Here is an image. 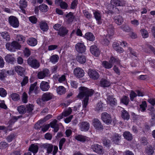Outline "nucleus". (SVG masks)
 Returning a JSON list of instances; mask_svg holds the SVG:
<instances>
[{
    "label": "nucleus",
    "mask_w": 155,
    "mask_h": 155,
    "mask_svg": "<svg viewBox=\"0 0 155 155\" xmlns=\"http://www.w3.org/2000/svg\"><path fill=\"white\" fill-rule=\"evenodd\" d=\"M79 90V93L77 97L80 99L84 97L82 102V105L83 107L86 108L88 104L89 97L93 95L94 91L92 89H89L84 87H80Z\"/></svg>",
    "instance_id": "obj_1"
},
{
    "label": "nucleus",
    "mask_w": 155,
    "mask_h": 155,
    "mask_svg": "<svg viewBox=\"0 0 155 155\" xmlns=\"http://www.w3.org/2000/svg\"><path fill=\"white\" fill-rule=\"evenodd\" d=\"M5 46L6 48L11 52H15L16 50L19 49L21 48V45L16 41H13L11 43H7Z\"/></svg>",
    "instance_id": "obj_2"
},
{
    "label": "nucleus",
    "mask_w": 155,
    "mask_h": 155,
    "mask_svg": "<svg viewBox=\"0 0 155 155\" xmlns=\"http://www.w3.org/2000/svg\"><path fill=\"white\" fill-rule=\"evenodd\" d=\"M53 96L51 93L49 92L45 93L42 95L41 98H38L37 100V102L39 104H41L43 102H47L50 100Z\"/></svg>",
    "instance_id": "obj_3"
},
{
    "label": "nucleus",
    "mask_w": 155,
    "mask_h": 155,
    "mask_svg": "<svg viewBox=\"0 0 155 155\" xmlns=\"http://www.w3.org/2000/svg\"><path fill=\"white\" fill-rule=\"evenodd\" d=\"M28 64L31 68L37 69L40 66V63L35 59L31 57H29L27 60Z\"/></svg>",
    "instance_id": "obj_4"
},
{
    "label": "nucleus",
    "mask_w": 155,
    "mask_h": 155,
    "mask_svg": "<svg viewBox=\"0 0 155 155\" xmlns=\"http://www.w3.org/2000/svg\"><path fill=\"white\" fill-rule=\"evenodd\" d=\"M101 118L103 121L107 125L110 124L112 121L110 115L106 112H104L102 114Z\"/></svg>",
    "instance_id": "obj_5"
},
{
    "label": "nucleus",
    "mask_w": 155,
    "mask_h": 155,
    "mask_svg": "<svg viewBox=\"0 0 155 155\" xmlns=\"http://www.w3.org/2000/svg\"><path fill=\"white\" fill-rule=\"evenodd\" d=\"M8 21L10 25L14 28H17L19 25L18 18L13 16H11L9 17Z\"/></svg>",
    "instance_id": "obj_6"
},
{
    "label": "nucleus",
    "mask_w": 155,
    "mask_h": 155,
    "mask_svg": "<svg viewBox=\"0 0 155 155\" xmlns=\"http://www.w3.org/2000/svg\"><path fill=\"white\" fill-rule=\"evenodd\" d=\"M93 124L94 128L97 130H102L104 128L101 123L97 119H94L93 120Z\"/></svg>",
    "instance_id": "obj_7"
},
{
    "label": "nucleus",
    "mask_w": 155,
    "mask_h": 155,
    "mask_svg": "<svg viewBox=\"0 0 155 155\" xmlns=\"http://www.w3.org/2000/svg\"><path fill=\"white\" fill-rule=\"evenodd\" d=\"M91 149L94 152L101 154L102 153L103 151V147L97 144H94L91 146Z\"/></svg>",
    "instance_id": "obj_8"
},
{
    "label": "nucleus",
    "mask_w": 155,
    "mask_h": 155,
    "mask_svg": "<svg viewBox=\"0 0 155 155\" xmlns=\"http://www.w3.org/2000/svg\"><path fill=\"white\" fill-rule=\"evenodd\" d=\"M80 129L82 131H87L90 128V124L87 121H82L78 124Z\"/></svg>",
    "instance_id": "obj_9"
},
{
    "label": "nucleus",
    "mask_w": 155,
    "mask_h": 155,
    "mask_svg": "<svg viewBox=\"0 0 155 155\" xmlns=\"http://www.w3.org/2000/svg\"><path fill=\"white\" fill-rule=\"evenodd\" d=\"M88 74L90 77L94 80L98 79L99 77L98 73L94 70L89 69Z\"/></svg>",
    "instance_id": "obj_10"
},
{
    "label": "nucleus",
    "mask_w": 155,
    "mask_h": 155,
    "mask_svg": "<svg viewBox=\"0 0 155 155\" xmlns=\"http://www.w3.org/2000/svg\"><path fill=\"white\" fill-rule=\"evenodd\" d=\"M13 54H8L5 57V59L6 62L8 64H14L16 62L15 58L14 57Z\"/></svg>",
    "instance_id": "obj_11"
},
{
    "label": "nucleus",
    "mask_w": 155,
    "mask_h": 155,
    "mask_svg": "<svg viewBox=\"0 0 155 155\" xmlns=\"http://www.w3.org/2000/svg\"><path fill=\"white\" fill-rule=\"evenodd\" d=\"M49 73V71L48 69H44L42 71H40L38 73V78L39 79H43L45 77L48 76Z\"/></svg>",
    "instance_id": "obj_12"
},
{
    "label": "nucleus",
    "mask_w": 155,
    "mask_h": 155,
    "mask_svg": "<svg viewBox=\"0 0 155 155\" xmlns=\"http://www.w3.org/2000/svg\"><path fill=\"white\" fill-rule=\"evenodd\" d=\"M75 48L76 51L80 53H82L84 52L86 50L85 46L84 43H78L75 46Z\"/></svg>",
    "instance_id": "obj_13"
},
{
    "label": "nucleus",
    "mask_w": 155,
    "mask_h": 155,
    "mask_svg": "<svg viewBox=\"0 0 155 155\" xmlns=\"http://www.w3.org/2000/svg\"><path fill=\"white\" fill-rule=\"evenodd\" d=\"M93 15L97 24H101L102 22L101 21L102 16L101 12L98 10L95 11L93 12Z\"/></svg>",
    "instance_id": "obj_14"
},
{
    "label": "nucleus",
    "mask_w": 155,
    "mask_h": 155,
    "mask_svg": "<svg viewBox=\"0 0 155 155\" xmlns=\"http://www.w3.org/2000/svg\"><path fill=\"white\" fill-rule=\"evenodd\" d=\"M52 117V115L51 114H48L45 117V120H41L38 121L35 125V128L36 129H38L41 127L42 124L45 121V120H47L51 118Z\"/></svg>",
    "instance_id": "obj_15"
},
{
    "label": "nucleus",
    "mask_w": 155,
    "mask_h": 155,
    "mask_svg": "<svg viewBox=\"0 0 155 155\" xmlns=\"http://www.w3.org/2000/svg\"><path fill=\"white\" fill-rule=\"evenodd\" d=\"M122 136L120 134L115 133L111 137L112 140L116 144H119L121 139Z\"/></svg>",
    "instance_id": "obj_16"
},
{
    "label": "nucleus",
    "mask_w": 155,
    "mask_h": 155,
    "mask_svg": "<svg viewBox=\"0 0 155 155\" xmlns=\"http://www.w3.org/2000/svg\"><path fill=\"white\" fill-rule=\"evenodd\" d=\"M74 73L75 75L78 78L82 77L84 75V70L80 68H75L74 71Z\"/></svg>",
    "instance_id": "obj_17"
},
{
    "label": "nucleus",
    "mask_w": 155,
    "mask_h": 155,
    "mask_svg": "<svg viewBox=\"0 0 155 155\" xmlns=\"http://www.w3.org/2000/svg\"><path fill=\"white\" fill-rule=\"evenodd\" d=\"M107 95V102L112 106H115L117 105V100L114 98L112 95H109L108 93Z\"/></svg>",
    "instance_id": "obj_18"
},
{
    "label": "nucleus",
    "mask_w": 155,
    "mask_h": 155,
    "mask_svg": "<svg viewBox=\"0 0 155 155\" xmlns=\"http://www.w3.org/2000/svg\"><path fill=\"white\" fill-rule=\"evenodd\" d=\"M107 30L108 34L107 35L106 37H110L112 35L114 32V28L112 24L107 23L106 25Z\"/></svg>",
    "instance_id": "obj_19"
},
{
    "label": "nucleus",
    "mask_w": 155,
    "mask_h": 155,
    "mask_svg": "<svg viewBox=\"0 0 155 155\" xmlns=\"http://www.w3.org/2000/svg\"><path fill=\"white\" fill-rule=\"evenodd\" d=\"M91 53L94 55L98 57L100 54L99 49L95 45L91 46L90 48Z\"/></svg>",
    "instance_id": "obj_20"
},
{
    "label": "nucleus",
    "mask_w": 155,
    "mask_h": 155,
    "mask_svg": "<svg viewBox=\"0 0 155 155\" xmlns=\"http://www.w3.org/2000/svg\"><path fill=\"white\" fill-rule=\"evenodd\" d=\"M121 117L125 121H127L129 119L130 115L129 113L126 110L123 109L121 111Z\"/></svg>",
    "instance_id": "obj_21"
},
{
    "label": "nucleus",
    "mask_w": 155,
    "mask_h": 155,
    "mask_svg": "<svg viewBox=\"0 0 155 155\" xmlns=\"http://www.w3.org/2000/svg\"><path fill=\"white\" fill-rule=\"evenodd\" d=\"M40 88L43 91H48L50 88L49 83L47 82L42 81L40 84Z\"/></svg>",
    "instance_id": "obj_22"
},
{
    "label": "nucleus",
    "mask_w": 155,
    "mask_h": 155,
    "mask_svg": "<svg viewBox=\"0 0 155 155\" xmlns=\"http://www.w3.org/2000/svg\"><path fill=\"white\" fill-rule=\"evenodd\" d=\"M42 147L47 150V153H51L53 150V146L51 144L46 143L42 145Z\"/></svg>",
    "instance_id": "obj_23"
},
{
    "label": "nucleus",
    "mask_w": 155,
    "mask_h": 155,
    "mask_svg": "<svg viewBox=\"0 0 155 155\" xmlns=\"http://www.w3.org/2000/svg\"><path fill=\"white\" fill-rule=\"evenodd\" d=\"M68 31V30L66 27L62 26L61 28L58 32L57 34L61 37H64L67 34Z\"/></svg>",
    "instance_id": "obj_24"
},
{
    "label": "nucleus",
    "mask_w": 155,
    "mask_h": 155,
    "mask_svg": "<svg viewBox=\"0 0 155 155\" xmlns=\"http://www.w3.org/2000/svg\"><path fill=\"white\" fill-rule=\"evenodd\" d=\"M19 3L20 9L23 13L25 14V11L24 9L27 6V1L26 0H20Z\"/></svg>",
    "instance_id": "obj_25"
},
{
    "label": "nucleus",
    "mask_w": 155,
    "mask_h": 155,
    "mask_svg": "<svg viewBox=\"0 0 155 155\" xmlns=\"http://www.w3.org/2000/svg\"><path fill=\"white\" fill-rule=\"evenodd\" d=\"M76 60L81 64H84L86 61V59L84 55L81 54H79L76 57Z\"/></svg>",
    "instance_id": "obj_26"
},
{
    "label": "nucleus",
    "mask_w": 155,
    "mask_h": 155,
    "mask_svg": "<svg viewBox=\"0 0 155 155\" xmlns=\"http://www.w3.org/2000/svg\"><path fill=\"white\" fill-rule=\"evenodd\" d=\"M37 84V82H36L34 83V84H31L30 85L29 91L28 92L29 94H31L33 92L35 89V90H34V92L35 94H37L36 90H37L38 87H37L36 86Z\"/></svg>",
    "instance_id": "obj_27"
},
{
    "label": "nucleus",
    "mask_w": 155,
    "mask_h": 155,
    "mask_svg": "<svg viewBox=\"0 0 155 155\" xmlns=\"http://www.w3.org/2000/svg\"><path fill=\"white\" fill-rule=\"evenodd\" d=\"M15 70L18 74L21 76L24 74V73L25 71V69L24 68L20 66H17L15 67Z\"/></svg>",
    "instance_id": "obj_28"
},
{
    "label": "nucleus",
    "mask_w": 155,
    "mask_h": 155,
    "mask_svg": "<svg viewBox=\"0 0 155 155\" xmlns=\"http://www.w3.org/2000/svg\"><path fill=\"white\" fill-rule=\"evenodd\" d=\"M112 46L114 49L118 52L120 53H121L123 52V49L122 48L119 47V44L117 42H114Z\"/></svg>",
    "instance_id": "obj_29"
},
{
    "label": "nucleus",
    "mask_w": 155,
    "mask_h": 155,
    "mask_svg": "<svg viewBox=\"0 0 155 155\" xmlns=\"http://www.w3.org/2000/svg\"><path fill=\"white\" fill-rule=\"evenodd\" d=\"M65 17L67 18V21L68 24L71 23L73 21L75 18L73 13L71 12H70L68 14L66 15Z\"/></svg>",
    "instance_id": "obj_30"
},
{
    "label": "nucleus",
    "mask_w": 155,
    "mask_h": 155,
    "mask_svg": "<svg viewBox=\"0 0 155 155\" xmlns=\"http://www.w3.org/2000/svg\"><path fill=\"white\" fill-rule=\"evenodd\" d=\"M114 20L115 23L118 25H120L123 22L122 17L120 15L116 16L114 17Z\"/></svg>",
    "instance_id": "obj_31"
},
{
    "label": "nucleus",
    "mask_w": 155,
    "mask_h": 155,
    "mask_svg": "<svg viewBox=\"0 0 155 155\" xmlns=\"http://www.w3.org/2000/svg\"><path fill=\"white\" fill-rule=\"evenodd\" d=\"M27 43L28 45L31 46H34L37 44V41L35 38H29L27 41Z\"/></svg>",
    "instance_id": "obj_32"
},
{
    "label": "nucleus",
    "mask_w": 155,
    "mask_h": 155,
    "mask_svg": "<svg viewBox=\"0 0 155 155\" xmlns=\"http://www.w3.org/2000/svg\"><path fill=\"white\" fill-rule=\"evenodd\" d=\"M39 25L41 29L43 31H46L48 30V27L46 23L42 21L40 23Z\"/></svg>",
    "instance_id": "obj_33"
},
{
    "label": "nucleus",
    "mask_w": 155,
    "mask_h": 155,
    "mask_svg": "<svg viewBox=\"0 0 155 155\" xmlns=\"http://www.w3.org/2000/svg\"><path fill=\"white\" fill-rule=\"evenodd\" d=\"M84 37L87 40L91 41H93L94 40L95 37L93 34L91 32H87L86 33Z\"/></svg>",
    "instance_id": "obj_34"
},
{
    "label": "nucleus",
    "mask_w": 155,
    "mask_h": 155,
    "mask_svg": "<svg viewBox=\"0 0 155 155\" xmlns=\"http://www.w3.org/2000/svg\"><path fill=\"white\" fill-rule=\"evenodd\" d=\"M0 35L3 39L7 41L10 40L11 38L9 34L7 32H2L0 33Z\"/></svg>",
    "instance_id": "obj_35"
},
{
    "label": "nucleus",
    "mask_w": 155,
    "mask_h": 155,
    "mask_svg": "<svg viewBox=\"0 0 155 155\" xmlns=\"http://www.w3.org/2000/svg\"><path fill=\"white\" fill-rule=\"evenodd\" d=\"M101 86L103 87H109L110 85V83L106 79H102L100 81Z\"/></svg>",
    "instance_id": "obj_36"
},
{
    "label": "nucleus",
    "mask_w": 155,
    "mask_h": 155,
    "mask_svg": "<svg viewBox=\"0 0 155 155\" xmlns=\"http://www.w3.org/2000/svg\"><path fill=\"white\" fill-rule=\"evenodd\" d=\"M123 136L127 140L130 141L133 139V136L132 134L128 131H125L123 134Z\"/></svg>",
    "instance_id": "obj_37"
},
{
    "label": "nucleus",
    "mask_w": 155,
    "mask_h": 155,
    "mask_svg": "<svg viewBox=\"0 0 155 155\" xmlns=\"http://www.w3.org/2000/svg\"><path fill=\"white\" fill-rule=\"evenodd\" d=\"M75 139L81 142H84L86 140L87 137L82 135L79 134L75 136Z\"/></svg>",
    "instance_id": "obj_38"
},
{
    "label": "nucleus",
    "mask_w": 155,
    "mask_h": 155,
    "mask_svg": "<svg viewBox=\"0 0 155 155\" xmlns=\"http://www.w3.org/2000/svg\"><path fill=\"white\" fill-rule=\"evenodd\" d=\"M29 150L32 152L34 153H36L38 150V145L34 144H31V146L29 148Z\"/></svg>",
    "instance_id": "obj_39"
},
{
    "label": "nucleus",
    "mask_w": 155,
    "mask_h": 155,
    "mask_svg": "<svg viewBox=\"0 0 155 155\" xmlns=\"http://www.w3.org/2000/svg\"><path fill=\"white\" fill-rule=\"evenodd\" d=\"M17 110L19 114H23L26 112L27 109L24 106L21 105L18 107Z\"/></svg>",
    "instance_id": "obj_40"
},
{
    "label": "nucleus",
    "mask_w": 155,
    "mask_h": 155,
    "mask_svg": "<svg viewBox=\"0 0 155 155\" xmlns=\"http://www.w3.org/2000/svg\"><path fill=\"white\" fill-rule=\"evenodd\" d=\"M57 93L60 95H62L65 93V88L63 86H59L57 88Z\"/></svg>",
    "instance_id": "obj_41"
},
{
    "label": "nucleus",
    "mask_w": 155,
    "mask_h": 155,
    "mask_svg": "<svg viewBox=\"0 0 155 155\" xmlns=\"http://www.w3.org/2000/svg\"><path fill=\"white\" fill-rule=\"evenodd\" d=\"M109 62L112 64L115 63L118 65L120 64V61L116 57H111Z\"/></svg>",
    "instance_id": "obj_42"
},
{
    "label": "nucleus",
    "mask_w": 155,
    "mask_h": 155,
    "mask_svg": "<svg viewBox=\"0 0 155 155\" xmlns=\"http://www.w3.org/2000/svg\"><path fill=\"white\" fill-rule=\"evenodd\" d=\"M22 117V116L21 115L18 116L13 117L9 121V126L10 127L18 119Z\"/></svg>",
    "instance_id": "obj_43"
},
{
    "label": "nucleus",
    "mask_w": 155,
    "mask_h": 155,
    "mask_svg": "<svg viewBox=\"0 0 155 155\" xmlns=\"http://www.w3.org/2000/svg\"><path fill=\"white\" fill-rule=\"evenodd\" d=\"M59 59L58 56L57 54H54L51 56L50 61L53 64L57 62Z\"/></svg>",
    "instance_id": "obj_44"
},
{
    "label": "nucleus",
    "mask_w": 155,
    "mask_h": 155,
    "mask_svg": "<svg viewBox=\"0 0 155 155\" xmlns=\"http://www.w3.org/2000/svg\"><path fill=\"white\" fill-rule=\"evenodd\" d=\"M16 40L19 42V43H23L25 41V38L22 35H19L16 36Z\"/></svg>",
    "instance_id": "obj_45"
},
{
    "label": "nucleus",
    "mask_w": 155,
    "mask_h": 155,
    "mask_svg": "<svg viewBox=\"0 0 155 155\" xmlns=\"http://www.w3.org/2000/svg\"><path fill=\"white\" fill-rule=\"evenodd\" d=\"M102 142L104 146L109 147L110 146L111 141L106 138H104L102 140Z\"/></svg>",
    "instance_id": "obj_46"
},
{
    "label": "nucleus",
    "mask_w": 155,
    "mask_h": 155,
    "mask_svg": "<svg viewBox=\"0 0 155 155\" xmlns=\"http://www.w3.org/2000/svg\"><path fill=\"white\" fill-rule=\"evenodd\" d=\"M102 65L104 67L107 69H110L113 66L112 64H111L110 62H109L106 61H103L102 62Z\"/></svg>",
    "instance_id": "obj_47"
},
{
    "label": "nucleus",
    "mask_w": 155,
    "mask_h": 155,
    "mask_svg": "<svg viewBox=\"0 0 155 155\" xmlns=\"http://www.w3.org/2000/svg\"><path fill=\"white\" fill-rule=\"evenodd\" d=\"M48 9V8L47 5L42 4L39 6V10L42 12H46Z\"/></svg>",
    "instance_id": "obj_48"
},
{
    "label": "nucleus",
    "mask_w": 155,
    "mask_h": 155,
    "mask_svg": "<svg viewBox=\"0 0 155 155\" xmlns=\"http://www.w3.org/2000/svg\"><path fill=\"white\" fill-rule=\"evenodd\" d=\"M10 97L14 101H17L20 99L19 95L16 93L12 94L10 95Z\"/></svg>",
    "instance_id": "obj_49"
},
{
    "label": "nucleus",
    "mask_w": 155,
    "mask_h": 155,
    "mask_svg": "<svg viewBox=\"0 0 155 155\" xmlns=\"http://www.w3.org/2000/svg\"><path fill=\"white\" fill-rule=\"evenodd\" d=\"M95 110L96 111H102L103 110V103H98L95 108Z\"/></svg>",
    "instance_id": "obj_50"
},
{
    "label": "nucleus",
    "mask_w": 155,
    "mask_h": 155,
    "mask_svg": "<svg viewBox=\"0 0 155 155\" xmlns=\"http://www.w3.org/2000/svg\"><path fill=\"white\" fill-rule=\"evenodd\" d=\"M129 101V97L125 96H123L121 98V101L122 103L126 105H128Z\"/></svg>",
    "instance_id": "obj_51"
},
{
    "label": "nucleus",
    "mask_w": 155,
    "mask_h": 155,
    "mask_svg": "<svg viewBox=\"0 0 155 155\" xmlns=\"http://www.w3.org/2000/svg\"><path fill=\"white\" fill-rule=\"evenodd\" d=\"M28 96L26 93L24 92L22 95V101L25 103H26L28 102Z\"/></svg>",
    "instance_id": "obj_52"
},
{
    "label": "nucleus",
    "mask_w": 155,
    "mask_h": 155,
    "mask_svg": "<svg viewBox=\"0 0 155 155\" xmlns=\"http://www.w3.org/2000/svg\"><path fill=\"white\" fill-rule=\"evenodd\" d=\"M6 71L2 70L0 71V80H3L6 76Z\"/></svg>",
    "instance_id": "obj_53"
},
{
    "label": "nucleus",
    "mask_w": 155,
    "mask_h": 155,
    "mask_svg": "<svg viewBox=\"0 0 155 155\" xmlns=\"http://www.w3.org/2000/svg\"><path fill=\"white\" fill-rule=\"evenodd\" d=\"M7 92L3 88H0V96L2 97H5L7 95Z\"/></svg>",
    "instance_id": "obj_54"
},
{
    "label": "nucleus",
    "mask_w": 155,
    "mask_h": 155,
    "mask_svg": "<svg viewBox=\"0 0 155 155\" xmlns=\"http://www.w3.org/2000/svg\"><path fill=\"white\" fill-rule=\"evenodd\" d=\"M83 13L84 16L88 19H91L92 17L91 14L86 10L84 11Z\"/></svg>",
    "instance_id": "obj_55"
},
{
    "label": "nucleus",
    "mask_w": 155,
    "mask_h": 155,
    "mask_svg": "<svg viewBox=\"0 0 155 155\" xmlns=\"http://www.w3.org/2000/svg\"><path fill=\"white\" fill-rule=\"evenodd\" d=\"M72 111V110L70 107L67 110L62 113V115L64 117H66L70 114Z\"/></svg>",
    "instance_id": "obj_56"
},
{
    "label": "nucleus",
    "mask_w": 155,
    "mask_h": 155,
    "mask_svg": "<svg viewBox=\"0 0 155 155\" xmlns=\"http://www.w3.org/2000/svg\"><path fill=\"white\" fill-rule=\"evenodd\" d=\"M28 78L27 76H25L22 81L21 83V84L22 87L25 86L28 82Z\"/></svg>",
    "instance_id": "obj_57"
},
{
    "label": "nucleus",
    "mask_w": 155,
    "mask_h": 155,
    "mask_svg": "<svg viewBox=\"0 0 155 155\" xmlns=\"http://www.w3.org/2000/svg\"><path fill=\"white\" fill-rule=\"evenodd\" d=\"M8 146V143L2 141L0 143V149H4Z\"/></svg>",
    "instance_id": "obj_58"
},
{
    "label": "nucleus",
    "mask_w": 155,
    "mask_h": 155,
    "mask_svg": "<svg viewBox=\"0 0 155 155\" xmlns=\"http://www.w3.org/2000/svg\"><path fill=\"white\" fill-rule=\"evenodd\" d=\"M66 139L64 138H62L60 141L59 143V148L60 150H61L65 142Z\"/></svg>",
    "instance_id": "obj_59"
},
{
    "label": "nucleus",
    "mask_w": 155,
    "mask_h": 155,
    "mask_svg": "<svg viewBox=\"0 0 155 155\" xmlns=\"http://www.w3.org/2000/svg\"><path fill=\"white\" fill-rule=\"evenodd\" d=\"M137 95L136 93L134 92L133 91H131L130 94L131 101H133L134 98L137 97Z\"/></svg>",
    "instance_id": "obj_60"
},
{
    "label": "nucleus",
    "mask_w": 155,
    "mask_h": 155,
    "mask_svg": "<svg viewBox=\"0 0 155 155\" xmlns=\"http://www.w3.org/2000/svg\"><path fill=\"white\" fill-rule=\"evenodd\" d=\"M139 110L143 112L145 110V101L142 102V104L140 105Z\"/></svg>",
    "instance_id": "obj_61"
},
{
    "label": "nucleus",
    "mask_w": 155,
    "mask_h": 155,
    "mask_svg": "<svg viewBox=\"0 0 155 155\" xmlns=\"http://www.w3.org/2000/svg\"><path fill=\"white\" fill-rule=\"evenodd\" d=\"M147 49L153 52L155 55V49L152 46L149 45H146V50Z\"/></svg>",
    "instance_id": "obj_62"
},
{
    "label": "nucleus",
    "mask_w": 155,
    "mask_h": 155,
    "mask_svg": "<svg viewBox=\"0 0 155 155\" xmlns=\"http://www.w3.org/2000/svg\"><path fill=\"white\" fill-rule=\"evenodd\" d=\"M59 5L61 8L63 9H66L68 7V5L66 3L62 1Z\"/></svg>",
    "instance_id": "obj_63"
},
{
    "label": "nucleus",
    "mask_w": 155,
    "mask_h": 155,
    "mask_svg": "<svg viewBox=\"0 0 155 155\" xmlns=\"http://www.w3.org/2000/svg\"><path fill=\"white\" fill-rule=\"evenodd\" d=\"M24 53L25 56L28 57L30 55L31 51L29 49L26 48L24 50Z\"/></svg>",
    "instance_id": "obj_64"
}]
</instances>
